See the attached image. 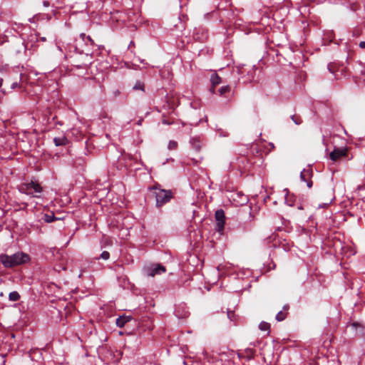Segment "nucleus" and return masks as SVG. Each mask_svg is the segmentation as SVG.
Segmentation results:
<instances>
[{
  "instance_id": "nucleus-1",
  "label": "nucleus",
  "mask_w": 365,
  "mask_h": 365,
  "mask_svg": "<svg viewBox=\"0 0 365 365\" xmlns=\"http://www.w3.org/2000/svg\"><path fill=\"white\" fill-rule=\"evenodd\" d=\"M29 259V255L23 252H16L11 255L2 254L0 262L5 267H12L25 263Z\"/></svg>"
},
{
  "instance_id": "nucleus-2",
  "label": "nucleus",
  "mask_w": 365,
  "mask_h": 365,
  "mask_svg": "<svg viewBox=\"0 0 365 365\" xmlns=\"http://www.w3.org/2000/svg\"><path fill=\"white\" fill-rule=\"evenodd\" d=\"M19 190L34 197H39L43 191V188L37 181L31 180L29 182L21 183L19 186Z\"/></svg>"
},
{
  "instance_id": "nucleus-3",
  "label": "nucleus",
  "mask_w": 365,
  "mask_h": 365,
  "mask_svg": "<svg viewBox=\"0 0 365 365\" xmlns=\"http://www.w3.org/2000/svg\"><path fill=\"white\" fill-rule=\"evenodd\" d=\"M152 189L154 190L156 206L158 207H160L168 202L173 197V192L170 190L161 189L157 186H154Z\"/></svg>"
},
{
  "instance_id": "nucleus-4",
  "label": "nucleus",
  "mask_w": 365,
  "mask_h": 365,
  "mask_svg": "<svg viewBox=\"0 0 365 365\" xmlns=\"http://www.w3.org/2000/svg\"><path fill=\"white\" fill-rule=\"evenodd\" d=\"M166 268L160 264H151L143 267V274L146 277H153L165 273Z\"/></svg>"
},
{
  "instance_id": "nucleus-5",
  "label": "nucleus",
  "mask_w": 365,
  "mask_h": 365,
  "mask_svg": "<svg viewBox=\"0 0 365 365\" xmlns=\"http://www.w3.org/2000/svg\"><path fill=\"white\" fill-rule=\"evenodd\" d=\"M215 217L217 221L216 230L219 232H222L225 227V212L222 209L217 210L215 212Z\"/></svg>"
},
{
  "instance_id": "nucleus-6",
  "label": "nucleus",
  "mask_w": 365,
  "mask_h": 365,
  "mask_svg": "<svg viewBox=\"0 0 365 365\" xmlns=\"http://www.w3.org/2000/svg\"><path fill=\"white\" fill-rule=\"evenodd\" d=\"M347 155L346 148H335L329 154V158L332 161H336L342 157Z\"/></svg>"
},
{
  "instance_id": "nucleus-7",
  "label": "nucleus",
  "mask_w": 365,
  "mask_h": 365,
  "mask_svg": "<svg viewBox=\"0 0 365 365\" xmlns=\"http://www.w3.org/2000/svg\"><path fill=\"white\" fill-rule=\"evenodd\" d=\"M312 176V170L309 168L304 169L300 173V178L302 180L307 182L309 188L312 186V181L311 178Z\"/></svg>"
},
{
  "instance_id": "nucleus-8",
  "label": "nucleus",
  "mask_w": 365,
  "mask_h": 365,
  "mask_svg": "<svg viewBox=\"0 0 365 365\" xmlns=\"http://www.w3.org/2000/svg\"><path fill=\"white\" fill-rule=\"evenodd\" d=\"M190 143L196 153H200L204 145L202 140L199 137L192 138L190 140Z\"/></svg>"
},
{
  "instance_id": "nucleus-9",
  "label": "nucleus",
  "mask_w": 365,
  "mask_h": 365,
  "mask_svg": "<svg viewBox=\"0 0 365 365\" xmlns=\"http://www.w3.org/2000/svg\"><path fill=\"white\" fill-rule=\"evenodd\" d=\"M355 75L361 78L365 81V65L361 63H357L354 66Z\"/></svg>"
},
{
  "instance_id": "nucleus-10",
  "label": "nucleus",
  "mask_w": 365,
  "mask_h": 365,
  "mask_svg": "<svg viewBox=\"0 0 365 365\" xmlns=\"http://www.w3.org/2000/svg\"><path fill=\"white\" fill-rule=\"evenodd\" d=\"M53 143L56 146L66 145L68 143V140L64 135H61L53 138Z\"/></svg>"
},
{
  "instance_id": "nucleus-11",
  "label": "nucleus",
  "mask_w": 365,
  "mask_h": 365,
  "mask_svg": "<svg viewBox=\"0 0 365 365\" xmlns=\"http://www.w3.org/2000/svg\"><path fill=\"white\" fill-rule=\"evenodd\" d=\"M132 319V317L130 316H123V317H119L117 319H116V325L118 327H123L124 325L130 322V320Z\"/></svg>"
},
{
  "instance_id": "nucleus-12",
  "label": "nucleus",
  "mask_w": 365,
  "mask_h": 365,
  "mask_svg": "<svg viewBox=\"0 0 365 365\" xmlns=\"http://www.w3.org/2000/svg\"><path fill=\"white\" fill-rule=\"evenodd\" d=\"M210 82L212 86H216L222 83V78L217 73H213L210 77Z\"/></svg>"
},
{
  "instance_id": "nucleus-13",
  "label": "nucleus",
  "mask_w": 365,
  "mask_h": 365,
  "mask_svg": "<svg viewBox=\"0 0 365 365\" xmlns=\"http://www.w3.org/2000/svg\"><path fill=\"white\" fill-rule=\"evenodd\" d=\"M135 91H145V83L141 81H137L133 87Z\"/></svg>"
},
{
  "instance_id": "nucleus-14",
  "label": "nucleus",
  "mask_w": 365,
  "mask_h": 365,
  "mask_svg": "<svg viewBox=\"0 0 365 365\" xmlns=\"http://www.w3.org/2000/svg\"><path fill=\"white\" fill-rule=\"evenodd\" d=\"M231 91V88L230 86H222L218 92H219V94L220 96H225L227 93H230Z\"/></svg>"
},
{
  "instance_id": "nucleus-15",
  "label": "nucleus",
  "mask_w": 365,
  "mask_h": 365,
  "mask_svg": "<svg viewBox=\"0 0 365 365\" xmlns=\"http://www.w3.org/2000/svg\"><path fill=\"white\" fill-rule=\"evenodd\" d=\"M20 294L18 292L14 291L9 293V299L11 302H16L19 300Z\"/></svg>"
},
{
  "instance_id": "nucleus-16",
  "label": "nucleus",
  "mask_w": 365,
  "mask_h": 365,
  "mask_svg": "<svg viewBox=\"0 0 365 365\" xmlns=\"http://www.w3.org/2000/svg\"><path fill=\"white\" fill-rule=\"evenodd\" d=\"M43 219L45 222L50 223L55 221L57 218L55 217L53 213H51L45 214L43 217Z\"/></svg>"
},
{
  "instance_id": "nucleus-17",
  "label": "nucleus",
  "mask_w": 365,
  "mask_h": 365,
  "mask_svg": "<svg viewBox=\"0 0 365 365\" xmlns=\"http://www.w3.org/2000/svg\"><path fill=\"white\" fill-rule=\"evenodd\" d=\"M259 329L261 331H267L269 333L270 329V324L266 322H262L259 324Z\"/></svg>"
},
{
  "instance_id": "nucleus-18",
  "label": "nucleus",
  "mask_w": 365,
  "mask_h": 365,
  "mask_svg": "<svg viewBox=\"0 0 365 365\" xmlns=\"http://www.w3.org/2000/svg\"><path fill=\"white\" fill-rule=\"evenodd\" d=\"M287 312H284V311H280L279 312L277 315H276V319L278 321V322H282L283 321L284 319H285V318L287 317Z\"/></svg>"
},
{
  "instance_id": "nucleus-19",
  "label": "nucleus",
  "mask_w": 365,
  "mask_h": 365,
  "mask_svg": "<svg viewBox=\"0 0 365 365\" xmlns=\"http://www.w3.org/2000/svg\"><path fill=\"white\" fill-rule=\"evenodd\" d=\"M328 69L331 73H334L336 75V76H337V74L336 73L337 70L336 66L334 63H329L328 65Z\"/></svg>"
},
{
  "instance_id": "nucleus-20",
  "label": "nucleus",
  "mask_w": 365,
  "mask_h": 365,
  "mask_svg": "<svg viewBox=\"0 0 365 365\" xmlns=\"http://www.w3.org/2000/svg\"><path fill=\"white\" fill-rule=\"evenodd\" d=\"M291 118L297 125H300L302 123V120L299 116L293 115H292Z\"/></svg>"
},
{
  "instance_id": "nucleus-21",
  "label": "nucleus",
  "mask_w": 365,
  "mask_h": 365,
  "mask_svg": "<svg viewBox=\"0 0 365 365\" xmlns=\"http://www.w3.org/2000/svg\"><path fill=\"white\" fill-rule=\"evenodd\" d=\"M168 148L169 150H175L178 148V143L174 140H170L168 143Z\"/></svg>"
},
{
  "instance_id": "nucleus-22",
  "label": "nucleus",
  "mask_w": 365,
  "mask_h": 365,
  "mask_svg": "<svg viewBox=\"0 0 365 365\" xmlns=\"http://www.w3.org/2000/svg\"><path fill=\"white\" fill-rule=\"evenodd\" d=\"M109 257H110V253L108 251H103L100 256V258L103 259L104 260L108 259Z\"/></svg>"
},
{
  "instance_id": "nucleus-23",
  "label": "nucleus",
  "mask_w": 365,
  "mask_h": 365,
  "mask_svg": "<svg viewBox=\"0 0 365 365\" xmlns=\"http://www.w3.org/2000/svg\"><path fill=\"white\" fill-rule=\"evenodd\" d=\"M350 327H351L353 329H356L357 328L360 327V328H363V325L359 323V322H352L351 324H350Z\"/></svg>"
},
{
  "instance_id": "nucleus-24",
  "label": "nucleus",
  "mask_w": 365,
  "mask_h": 365,
  "mask_svg": "<svg viewBox=\"0 0 365 365\" xmlns=\"http://www.w3.org/2000/svg\"><path fill=\"white\" fill-rule=\"evenodd\" d=\"M227 316H228V317L230 318V319L231 321H235V314L233 312H228Z\"/></svg>"
},
{
  "instance_id": "nucleus-25",
  "label": "nucleus",
  "mask_w": 365,
  "mask_h": 365,
  "mask_svg": "<svg viewBox=\"0 0 365 365\" xmlns=\"http://www.w3.org/2000/svg\"><path fill=\"white\" fill-rule=\"evenodd\" d=\"M202 158H203L202 156L200 155L198 157V158H193L192 160L195 161V163H197L201 161Z\"/></svg>"
},
{
  "instance_id": "nucleus-26",
  "label": "nucleus",
  "mask_w": 365,
  "mask_h": 365,
  "mask_svg": "<svg viewBox=\"0 0 365 365\" xmlns=\"http://www.w3.org/2000/svg\"><path fill=\"white\" fill-rule=\"evenodd\" d=\"M359 47L361 48H365V41H361L359 43Z\"/></svg>"
},
{
  "instance_id": "nucleus-27",
  "label": "nucleus",
  "mask_w": 365,
  "mask_h": 365,
  "mask_svg": "<svg viewBox=\"0 0 365 365\" xmlns=\"http://www.w3.org/2000/svg\"><path fill=\"white\" fill-rule=\"evenodd\" d=\"M351 9L354 10V11H356L357 9V6L356 5L355 3H353L351 5Z\"/></svg>"
},
{
  "instance_id": "nucleus-28",
  "label": "nucleus",
  "mask_w": 365,
  "mask_h": 365,
  "mask_svg": "<svg viewBox=\"0 0 365 365\" xmlns=\"http://www.w3.org/2000/svg\"><path fill=\"white\" fill-rule=\"evenodd\" d=\"M43 6H46V7L49 6V5H50L49 1H44L43 2Z\"/></svg>"
},
{
  "instance_id": "nucleus-29",
  "label": "nucleus",
  "mask_w": 365,
  "mask_h": 365,
  "mask_svg": "<svg viewBox=\"0 0 365 365\" xmlns=\"http://www.w3.org/2000/svg\"><path fill=\"white\" fill-rule=\"evenodd\" d=\"M288 309H289V306L288 305H284V307H283V311L287 312Z\"/></svg>"
},
{
  "instance_id": "nucleus-30",
  "label": "nucleus",
  "mask_w": 365,
  "mask_h": 365,
  "mask_svg": "<svg viewBox=\"0 0 365 365\" xmlns=\"http://www.w3.org/2000/svg\"><path fill=\"white\" fill-rule=\"evenodd\" d=\"M215 86H212V88L210 90L211 93H215Z\"/></svg>"
},
{
  "instance_id": "nucleus-31",
  "label": "nucleus",
  "mask_w": 365,
  "mask_h": 365,
  "mask_svg": "<svg viewBox=\"0 0 365 365\" xmlns=\"http://www.w3.org/2000/svg\"><path fill=\"white\" fill-rule=\"evenodd\" d=\"M87 39L91 42V44H93V41L91 39V38L89 36H87Z\"/></svg>"
},
{
  "instance_id": "nucleus-32",
  "label": "nucleus",
  "mask_w": 365,
  "mask_h": 365,
  "mask_svg": "<svg viewBox=\"0 0 365 365\" xmlns=\"http://www.w3.org/2000/svg\"><path fill=\"white\" fill-rule=\"evenodd\" d=\"M135 46V43L133 41H130L129 46H128V48H130L131 46Z\"/></svg>"
},
{
  "instance_id": "nucleus-33",
  "label": "nucleus",
  "mask_w": 365,
  "mask_h": 365,
  "mask_svg": "<svg viewBox=\"0 0 365 365\" xmlns=\"http://www.w3.org/2000/svg\"><path fill=\"white\" fill-rule=\"evenodd\" d=\"M39 40L41 41H46V39L45 37H40Z\"/></svg>"
},
{
  "instance_id": "nucleus-34",
  "label": "nucleus",
  "mask_w": 365,
  "mask_h": 365,
  "mask_svg": "<svg viewBox=\"0 0 365 365\" xmlns=\"http://www.w3.org/2000/svg\"><path fill=\"white\" fill-rule=\"evenodd\" d=\"M247 351L249 354H252V353H253L252 349H247Z\"/></svg>"
},
{
  "instance_id": "nucleus-35",
  "label": "nucleus",
  "mask_w": 365,
  "mask_h": 365,
  "mask_svg": "<svg viewBox=\"0 0 365 365\" xmlns=\"http://www.w3.org/2000/svg\"><path fill=\"white\" fill-rule=\"evenodd\" d=\"M120 92L117 90L114 92L115 96L119 95Z\"/></svg>"
},
{
  "instance_id": "nucleus-36",
  "label": "nucleus",
  "mask_w": 365,
  "mask_h": 365,
  "mask_svg": "<svg viewBox=\"0 0 365 365\" xmlns=\"http://www.w3.org/2000/svg\"><path fill=\"white\" fill-rule=\"evenodd\" d=\"M163 123H165V124H169V123L168 122V120H163Z\"/></svg>"
},
{
  "instance_id": "nucleus-37",
  "label": "nucleus",
  "mask_w": 365,
  "mask_h": 365,
  "mask_svg": "<svg viewBox=\"0 0 365 365\" xmlns=\"http://www.w3.org/2000/svg\"><path fill=\"white\" fill-rule=\"evenodd\" d=\"M138 125H140L141 124V120H139L138 123Z\"/></svg>"
}]
</instances>
